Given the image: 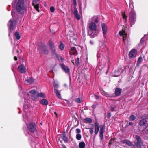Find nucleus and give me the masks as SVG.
Masks as SVG:
<instances>
[{"label":"nucleus","instance_id":"60","mask_svg":"<svg viewBox=\"0 0 148 148\" xmlns=\"http://www.w3.org/2000/svg\"><path fill=\"white\" fill-rule=\"evenodd\" d=\"M131 5H132V6H133V3H132L131 4L130 3V6Z\"/></svg>","mask_w":148,"mask_h":148},{"label":"nucleus","instance_id":"58","mask_svg":"<svg viewBox=\"0 0 148 148\" xmlns=\"http://www.w3.org/2000/svg\"><path fill=\"white\" fill-rule=\"evenodd\" d=\"M14 60H16H16H17V58L16 57V56H14Z\"/></svg>","mask_w":148,"mask_h":148},{"label":"nucleus","instance_id":"21","mask_svg":"<svg viewBox=\"0 0 148 148\" xmlns=\"http://www.w3.org/2000/svg\"><path fill=\"white\" fill-rule=\"evenodd\" d=\"M51 51V54L53 56H54L56 55V49L55 47H52L49 49Z\"/></svg>","mask_w":148,"mask_h":148},{"label":"nucleus","instance_id":"30","mask_svg":"<svg viewBox=\"0 0 148 148\" xmlns=\"http://www.w3.org/2000/svg\"><path fill=\"white\" fill-rule=\"evenodd\" d=\"M15 38L17 40H18L20 39V36L18 32H16L14 36V38Z\"/></svg>","mask_w":148,"mask_h":148},{"label":"nucleus","instance_id":"20","mask_svg":"<svg viewBox=\"0 0 148 148\" xmlns=\"http://www.w3.org/2000/svg\"><path fill=\"white\" fill-rule=\"evenodd\" d=\"M147 123V121L145 119H141L139 123V125L141 126H143L146 125Z\"/></svg>","mask_w":148,"mask_h":148},{"label":"nucleus","instance_id":"33","mask_svg":"<svg viewBox=\"0 0 148 148\" xmlns=\"http://www.w3.org/2000/svg\"><path fill=\"white\" fill-rule=\"evenodd\" d=\"M143 60L142 57H140L137 61V65H139L141 63V62H142V61H143Z\"/></svg>","mask_w":148,"mask_h":148},{"label":"nucleus","instance_id":"41","mask_svg":"<svg viewBox=\"0 0 148 148\" xmlns=\"http://www.w3.org/2000/svg\"><path fill=\"white\" fill-rule=\"evenodd\" d=\"M82 99L79 98H78L75 100V101L77 103H80L81 102Z\"/></svg>","mask_w":148,"mask_h":148},{"label":"nucleus","instance_id":"26","mask_svg":"<svg viewBox=\"0 0 148 148\" xmlns=\"http://www.w3.org/2000/svg\"><path fill=\"white\" fill-rule=\"evenodd\" d=\"M79 148H84L85 147V144L83 142H82L79 143Z\"/></svg>","mask_w":148,"mask_h":148},{"label":"nucleus","instance_id":"54","mask_svg":"<svg viewBox=\"0 0 148 148\" xmlns=\"http://www.w3.org/2000/svg\"><path fill=\"white\" fill-rule=\"evenodd\" d=\"M108 117L109 118H110L111 116V114L110 112H109L108 114Z\"/></svg>","mask_w":148,"mask_h":148},{"label":"nucleus","instance_id":"22","mask_svg":"<svg viewBox=\"0 0 148 148\" xmlns=\"http://www.w3.org/2000/svg\"><path fill=\"white\" fill-rule=\"evenodd\" d=\"M69 38L70 40V42L72 43L75 44L76 43V40L73 37L69 36Z\"/></svg>","mask_w":148,"mask_h":148},{"label":"nucleus","instance_id":"15","mask_svg":"<svg viewBox=\"0 0 148 148\" xmlns=\"http://www.w3.org/2000/svg\"><path fill=\"white\" fill-rule=\"evenodd\" d=\"M137 51L135 49L132 50L129 53V56L130 57L134 58L136 56Z\"/></svg>","mask_w":148,"mask_h":148},{"label":"nucleus","instance_id":"34","mask_svg":"<svg viewBox=\"0 0 148 148\" xmlns=\"http://www.w3.org/2000/svg\"><path fill=\"white\" fill-rule=\"evenodd\" d=\"M85 121L88 123H90L92 122V119L90 118H87L85 119Z\"/></svg>","mask_w":148,"mask_h":148},{"label":"nucleus","instance_id":"49","mask_svg":"<svg viewBox=\"0 0 148 148\" xmlns=\"http://www.w3.org/2000/svg\"><path fill=\"white\" fill-rule=\"evenodd\" d=\"M76 132L78 134H79L81 132L80 130L79 129H76Z\"/></svg>","mask_w":148,"mask_h":148},{"label":"nucleus","instance_id":"27","mask_svg":"<svg viewBox=\"0 0 148 148\" xmlns=\"http://www.w3.org/2000/svg\"><path fill=\"white\" fill-rule=\"evenodd\" d=\"M123 142L124 143H126L129 146H132V143L130 140H125L123 141Z\"/></svg>","mask_w":148,"mask_h":148},{"label":"nucleus","instance_id":"43","mask_svg":"<svg viewBox=\"0 0 148 148\" xmlns=\"http://www.w3.org/2000/svg\"><path fill=\"white\" fill-rule=\"evenodd\" d=\"M29 92L32 94H35L36 93V92L35 90L33 89L30 91Z\"/></svg>","mask_w":148,"mask_h":148},{"label":"nucleus","instance_id":"24","mask_svg":"<svg viewBox=\"0 0 148 148\" xmlns=\"http://www.w3.org/2000/svg\"><path fill=\"white\" fill-rule=\"evenodd\" d=\"M40 103L43 105H47L48 104V101L45 99L40 100Z\"/></svg>","mask_w":148,"mask_h":148},{"label":"nucleus","instance_id":"36","mask_svg":"<svg viewBox=\"0 0 148 148\" xmlns=\"http://www.w3.org/2000/svg\"><path fill=\"white\" fill-rule=\"evenodd\" d=\"M103 95L107 97H112V96H111L110 95L108 94V93L106 92H103L102 93Z\"/></svg>","mask_w":148,"mask_h":148},{"label":"nucleus","instance_id":"17","mask_svg":"<svg viewBox=\"0 0 148 148\" xmlns=\"http://www.w3.org/2000/svg\"><path fill=\"white\" fill-rule=\"evenodd\" d=\"M25 82L26 84H31L33 83L34 79L32 77H29L28 78H27V79H25Z\"/></svg>","mask_w":148,"mask_h":148},{"label":"nucleus","instance_id":"39","mask_svg":"<svg viewBox=\"0 0 148 148\" xmlns=\"http://www.w3.org/2000/svg\"><path fill=\"white\" fill-rule=\"evenodd\" d=\"M136 116L134 115H131L130 117V119L131 121H133L136 119Z\"/></svg>","mask_w":148,"mask_h":148},{"label":"nucleus","instance_id":"18","mask_svg":"<svg viewBox=\"0 0 148 148\" xmlns=\"http://www.w3.org/2000/svg\"><path fill=\"white\" fill-rule=\"evenodd\" d=\"M74 14L75 15V17L77 19L79 20L80 19V17L79 15L78 14L77 10L76 8H74Z\"/></svg>","mask_w":148,"mask_h":148},{"label":"nucleus","instance_id":"55","mask_svg":"<svg viewBox=\"0 0 148 148\" xmlns=\"http://www.w3.org/2000/svg\"><path fill=\"white\" fill-rule=\"evenodd\" d=\"M129 124L130 125H133V123L132 122H130L129 123Z\"/></svg>","mask_w":148,"mask_h":148},{"label":"nucleus","instance_id":"37","mask_svg":"<svg viewBox=\"0 0 148 148\" xmlns=\"http://www.w3.org/2000/svg\"><path fill=\"white\" fill-rule=\"evenodd\" d=\"M119 34L121 36H124L125 35L126 33L124 30L123 31H120L119 32Z\"/></svg>","mask_w":148,"mask_h":148},{"label":"nucleus","instance_id":"28","mask_svg":"<svg viewBox=\"0 0 148 148\" xmlns=\"http://www.w3.org/2000/svg\"><path fill=\"white\" fill-rule=\"evenodd\" d=\"M130 17H135V12L132 10L130 13Z\"/></svg>","mask_w":148,"mask_h":148},{"label":"nucleus","instance_id":"56","mask_svg":"<svg viewBox=\"0 0 148 148\" xmlns=\"http://www.w3.org/2000/svg\"><path fill=\"white\" fill-rule=\"evenodd\" d=\"M94 22L96 23H97L98 22V20L97 19H95L94 20Z\"/></svg>","mask_w":148,"mask_h":148},{"label":"nucleus","instance_id":"52","mask_svg":"<svg viewBox=\"0 0 148 148\" xmlns=\"http://www.w3.org/2000/svg\"><path fill=\"white\" fill-rule=\"evenodd\" d=\"M95 97L96 99H99V98L100 97L99 96H97L96 95H95Z\"/></svg>","mask_w":148,"mask_h":148},{"label":"nucleus","instance_id":"6","mask_svg":"<svg viewBox=\"0 0 148 148\" xmlns=\"http://www.w3.org/2000/svg\"><path fill=\"white\" fill-rule=\"evenodd\" d=\"M107 50L106 48L104 45H102V48L99 50L97 55V57H100L104 55Z\"/></svg>","mask_w":148,"mask_h":148},{"label":"nucleus","instance_id":"63","mask_svg":"<svg viewBox=\"0 0 148 148\" xmlns=\"http://www.w3.org/2000/svg\"><path fill=\"white\" fill-rule=\"evenodd\" d=\"M63 148H66V147L65 146H64Z\"/></svg>","mask_w":148,"mask_h":148},{"label":"nucleus","instance_id":"10","mask_svg":"<svg viewBox=\"0 0 148 148\" xmlns=\"http://www.w3.org/2000/svg\"><path fill=\"white\" fill-rule=\"evenodd\" d=\"M99 32L98 31L96 30L92 31H89L88 34L89 36L92 38H93L97 36Z\"/></svg>","mask_w":148,"mask_h":148},{"label":"nucleus","instance_id":"13","mask_svg":"<svg viewBox=\"0 0 148 148\" xmlns=\"http://www.w3.org/2000/svg\"><path fill=\"white\" fill-rule=\"evenodd\" d=\"M89 28L90 31H95L96 30L97 28L96 25L93 22H91L89 25Z\"/></svg>","mask_w":148,"mask_h":148},{"label":"nucleus","instance_id":"31","mask_svg":"<svg viewBox=\"0 0 148 148\" xmlns=\"http://www.w3.org/2000/svg\"><path fill=\"white\" fill-rule=\"evenodd\" d=\"M54 56L57 58L59 60H60L61 61H63L64 60V58L59 55H58L56 54V55H55Z\"/></svg>","mask_w":148,"mask_h":148},{"label":"nucleus","instance_id":"3","mask_svg":"<svg viewBox=\"0 0 148 148\" xmlns=\"http://www.w3.org/2000/svg\"><path fill=\"white\" fill-rule=\"evenodd\" d=\"M135 138L136 141H134V144L136 147L141 148V145L143 144V142L141 138L138 135L136 136Z\"/></svg>","mask_w":148,"mask_h":148},{"label":"nucleus","instance_id":"14","mask_svg":"<svg viewBox=\"0 0 148 148\" xmlns=\"http://www.w3.org/2000/svg\"><path fill=\"white\" fill-rule=\"evenodd\" d=\"M61 67L62 70L66 73H69L70 69L69 67L65 66L63 64L61 65Z\"/></svg>","mask_w":148,"mask_h":148},{"label":"nucleus","instance_id":"40","mask_svg":"<svg viewBox=\"0 0 148 148\" xmlns=\"http://www.w3.org/2000/svg\"><path fill=\"white\" fill-rule=\"evenodd\" d=\"M144 132H145V134L148 133V124L145 129Z\"/></svg>","mask_w":148,"mask_h":148},{"label":"nucleus","instance_id":"19","mask_svg":"<svg viewBox=\"0 0 148 148\" xmlns=\"http://www.w3.org/2000/svg\"><path fill=\"white\" fill-rule=\"evenodd\" d=\"M95 135H96L98 133L99 130V124L98 123H95Z\"/></svg>","mask_w":148,"mask_h":148},{"label":"nucleus","instance_id":"45","mask_svg":"<svg viewBox=\"0 0 148 148\" xmlns=\"http://www.w3.org/2000/svg\"><path fill=\"white\" fill-rule=\"evenodd\" d=\"M50 10L51 12H53L54 11L55 8L53 6H51L50 7Z\"/></svg>","mask_w":148,"mask_h":148},{"label":"nucleus","instance_id":"62","mask_svg":"<svg viewBox=\"0 0 148 148\" xmlns=\"http://www.w3.org/2000/svg\"><path fill=\"white\" fill-rule=\"evenodd\" d=\"M125 40V38L124 37L123 38V40Z\"/></svg>","mask_w":148,"mask_h":148},{"label":"nucleus","instance_id":"9","mask_svg":"<svg viewBox=\"0 0 148 148\" xmlns=\"http://www.w3.org/2000/svg\"><path fill=\"white\" fill-rule=\"evenodd\" d=\"M18 71L21 73H25L27 72V69L25 66L21 65L18 66Z\"/></svg>","mask_w":148,"mask_h":148},{"label":"nucleus","instance_id":"4","mask_svg":"<svg viewBox=\"0 0 148 148\" xmlns=\"http://www.w3.org/2000/svg\"><path fill=\"white\" fill-rule=\"evenodd\" d=\"M27 132H33L36 130L35 125L34 123L32 122L27 125Z\"/></svg>","mask_w":148,"mask_h":148},{"label":"nucleus","instance_id":"53","mask_svg":"<svg viewBox=\"0 0 148 148\" xmlns=\"http://www.w3.org/2000/svg\"><path fill=\"white\" fill-rule=\"evenodd\" d=\"M79 58H77V61H76L77 63V64H78L79 63Z\"/></svg>","mask_w":148,"mask_h":148},{"label":"nucleus","instance_id":"12","mask_svg":"<svg viewBox=\"0 0 148 148\" xmlns=\"http://www.w3.org/2000/svg\"><path fill=\"white\" fill-rule=\"evenodd\" d=\"M102 30L103 33V36L105 37V36L106 34L107 30V27L105 24L104 23H102L101 24Z\"/></svg>","mask_w":148,"mask_h":148},{"label":"nucleus","instance_id":"7","mask_svg":"<svg viewBox=\"0 0 148 148\" xmlns=\"http://www.w3.org/2000/svg\"><path fill=\"white\" fill-rule=\"evenodd\" d=\"M53 86L54 87V92L55 93L57 96L59 98H61V96L60 93L59 92L57 88H58V84L55 82L53 83Z\"/></svg>","mask_w":148,"mask_h":148},{"label":"nucleus","instance_id":"29","mask_svg":"<svg viewBox=\"0 0 148 148\" xmlns=\"http://www.w3.org/2000/svg\"><path fill=\"white\" fill-rule=\"evenodd\" d=\"M48 45L49 46V49L55 47L53 42L50 41H49L48 42Z\"/></svg>","mask_w":148,"mask_h":148},{"label":"nucleus","instance_id":"38","mask_svg":"<svg viewBox=\"0 0 148 148\" xmlns=\"http://www.w3.org/2000/svg\"><path fill=\"white\" fill-rule=\"evenodd\" d=\"M81 135L80 134H77L76 135V138L78 140H80L81 138Z\"/></svg>","mask_w":148,"mask_h":148},{"label":"nucleus","instance_id":"23","mask_svg":"<svg viewBox=\"0 0 148 148\" xmlns=\"http://www.w3.org/2000/svg\"><path fill=\"white\" fill-rule=\"evenodd\" d=\"M121 93V89L119 88H116L115 90V94L116 96H118L120 95Z\"/></svg>","mask_w":148,"mask_h":148},{"label":"nucleus","instance_id":"5","mask_svg":"<svg viewBox=\"0 0 148 148\" xmlns=\"http://www.w3.org/2000/svg\"><path fill=\"white\" fill-rule=\"evenodd\" d=\"M16 24V21L14 19H10L8 24V26L9 28V30H11L13 29L14 27Z\"/></svg>","mask_w":148,"mask_h":148},{"label":"nucleus","instance_id":"57","mask_svg":"<svg viewBox=\"0 0 148 148\" xmlns=\"http://www.w3.org/2000/svg\"><path fill=\"white\" fill-rule=\"evenodd\" d=\"M90 43L92 45L94 43L92 41H90Z\"/></svg>","mask_w":148,"mask_h":148},{"label":"nucleus","instance_id":"50","mask_svg":"<svg viewBox=\"0 0 148 148\" xmlns=\"http://www.w3.org/2000/svg\"><path fill=\"white\" fill-rule=\"evenodd\" d=\"M144 39L143 38H142L141 40H140V44L141 45H142L143 43V42H144Z\"/></svg>","mask_w":148,"mask_h":148},{"label":"nucleus","instance_id":"42","mask_svg":"<svg viewBox=\"0 0 148 148\" xmlns=\"http://www.w3.org/2000/svg\"><path fill=\"white\" fill-rule=\"evenodd\" d=\"M59 48L61 50H62L64 49V45L62 42H61L60 43V45L59 46Z\"/></svg>","mask_w":148,"mask_h":148},{"label":"nucleus","instance_id":"25","mask_svg":"<svg viewBox=\"0 0 148 148\" xmlns=\"http://www.w3.org/2000/svg\"><path fill=\"white\" fill-rule=\"evenodd\" d=\"M135 17H130V22L131 26L132 27V25H133L135 22Z\"/></svg>","mask_w":148,"mask_h":148},{"label":"nucleus","instance_id":"8","mask_svg":"<svg viewBox=\"0 0 148 148\" xmlns=\"http://www.w3.org/2000/svg\"><path fill=\"white\" fill-rule=\"evenodd\" d=\"M105 127L103 126H102L99 131V137L101 141L102 142H103V133L105 132Z\"/></svg>","mask_w":148,"mask_h":148},{"label":"nucleus","instance_id":"59","mask_svg":"<svg viewBox=\"0 0 148 148\" xmlns=\"http://www.w3.org/2000/svg\"><path fill=\"white\" fill-rule=\"evenodd\" d=\"M11 14H12V16H13L14 15V12H13V11H12L11 12Z\"/></svg>","mask_w":148,"mask_h":148},{"label":"nucleus","instance_id":"2","mask_svg":"<svg viewBox=\"0 0 148 148\" xmlns=\"http://www.w3.org/2000/svg\"><path fill=\"white\" fill-rule=\"evenodd\" d=\"M38 50L41 54L47 55L49 53V50L45 44H42L39 47Z\"/></svg>","mask_w":148,"mask_h":148},{"label":"nucleus","instance_id":"61","mask_svg":"<svg viewBox=\"0 0 148 148\" xmlns=\"http://www.w3.org/2000/svg\"><path fill=\"white\" fill-rule=\"evenodd\" d=\"M32 99L34 100H35L36 99V98H32Z\"/></svg>","mask_w":148,"mask_h":148},{"label":"nucleus","instance_id":"35","mask_svg":"<svg viewBox=\"0 0 148 148\" xmlns=\"http://www.w3.org/2000/svg\"><path fill=\"white\" fill-rule=\"evenodd\" d=\"M38 97H42L43 98H45L46 97L45 94L43 93H40L38 94Z\"/></svg>","mask_w":148,"mask_h":148},{"label":"nucleus","instance_id":"46","mask_svg":"<svg viewBox=\"0 0 148 148\" xmlns=\"http://www.w3.org/2000/svg\"><path fill=\"white\" fill-rule=\"evenodd\" d=\"M89 132L92 135L93 132V129L92 128H90L89 129Z\"/></svg>","mask_w":148,"mask_h":148},{"label":"nucleus","instance_id":"51","mask_svg":"<svg viewBox=\"0 0 148 148\" xmlns=\"http://www.w3.org/2000/svg\"><path fill=\"white\" fill-rule=\"evenodd\" d=\"M110 108L111 110L112 111H115V108L114 107L112 106Z\"/></svg>","mask_w":148,"mask_h":148},{"label":"nucleus","instance_id":"11","mask_svg":"<svg viewBox=\"0 0 148 148\" xmlns=\"http://www.w3.org/2000/svg\"><path fill=\"white\" fill-rule=\"evenodd\" d=\"M40 0H33L32 4L34 7L35 9L37 11H39V4L38 3L37 1H39Z\"/></svg>","mask_w":148,"mask_h":148},{"label":"nucleus","instance_id":"48","mask_svg":"<svg viewBox=\"0 0 148 148\" xmlns=\"http://www.w3.org/2000/svg\"><path fill=\"white\" fill-rule=\"evenodd\" d=\"M122 16L123 19H125L126 20V16H125V14L123 13L122 14Z\"/></svg>","mask_w":148,"mask_h":148},{"label":"nucleus","instance_id":"1","mask_svg":"<svg viewBox=\"0 0 148 148\" xmlns=\"http://www.w3.org/2000/svg\"><path fill=\"white\" fill-rule=\"evenodd\" d=\"M12 5L16 6V10L19 13H23L27 10L24 0H14L12 3Z\"/></svg>","mask_w":148,"mask_h":148},{"label":"nucleus","instance_id":"32","mask_svg":"<svg viewBox=\"0 0 148 148\" xmlns=\"http://www.w3.org/2000/svg\"><path fill=\"white\" fill-rule=\"evenodd\" d=\"M62 137L63 140L65 142H67L68 141V139L66 137L65 134H62Z\"/></svg>","mask_w":148,"mask_h":148},{"label":"nucleus","instance_id":"44","mask_svg":"<svg viewBox=\"0 0 148 148\" xmlns=\"http://www.w3.org/2000/svg\"><path fill=\"white\" fill-rule=\"evenodd\" d=\"M75 49L74 47H72L71 48V50L73 51H74L73 54V55H75L76 54V52L75 51Z\"/></svg>","mask_w":148,"mask_h":148},{"label":"nucleus","instance_id":"16","mask_svg":"<svg viewBox=\"0 0 148 148\" xmlns=\"http://www.w3.org/2000/svg\"><path fill=\"white\" fill-rule=\"evenodd\" d=\"M20 95L21 97L24 98L25 99H28V97L29 96L28 94H27L24 92L23 93V91L22 90L20 91Z\"/></svg>","mask_w":148,"mask_h":148},{"label":"nucleus","instance_id":"64","mask_svg":"<svg viewBox=\"0 0 148 148\" xmlns=\"http://www.w3.org/2000/svg\"><path fill=\"white\" fill-rule=\"evenodd\" d=\"M146 118H148V116H146Z\"/></svg>","mask_w":148,"mask_h":148},{"label":"nucleus","instance_id":"47","mask_svg":"<svg viewBox=\"0 0 148 148\" xmlns=\"http://www.w3.org/2000/svg\"><path fill=\"white\" fill-rule=\"evenodd\" d=\"M115 72L116 73H117V74H118L117 75H114H114L115 77H118L120 75V73H119V71H115Z\"/></svg>","mask_w":148,"mask_h":148}]
</instances>
